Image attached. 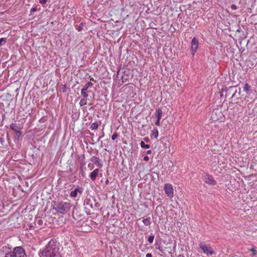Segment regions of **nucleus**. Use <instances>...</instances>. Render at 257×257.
<instances>
[{"mask_svg":"<svg viewBox=\"0 0 257 257\" xmlns=\"http://www.w3.org/2000/svg\"><path fill=\"white\" fill-rule=\"evenodd\" d=\"M40 257H61L59 251V243L50 240L46 248L39 253Z\"/></svg>","mask_w":257,"mask_h":257,"instance_id":"1","label":"nucleus"},{"mask_svg":"<svg viewBox=\"0 0 257 257\" xmlns=\"http://www.w3.org/2000/svg\"><path fill=\"white\" fill-rule=\"evenodd\" d=\"M53 208L58 212L64 214L68 212L71 208V204L66 202H53Z\"/></svg>","mask_w":257,"mask_h":257,"instance_id":"2","label":"nucleus"},{"mask_svg":"<svg viewBox=\"0 0 257 257\" xmlns=\"http://www.w3.org/2000/svg\"><path fill=\"white\" fill-rule=\"evenodd\" d=\"M5 257H27L26 251L22 246H17L12 251L7 252Z\"/></svg>","mask_w":257,"mask_h":257,"instance_id":"3","label":"nucleus"},{"mask_svg":"<svg viewBox=\"0 0 257 257\" xmlns=\"http://www.w3.org/2000/svg\"><path fill=\"white\" fill-rule=\"evenodd\" d=\"M223 118V115L221 112L220 109L217 108L214 109L211 113V119L213 121H216L218 120L222 121Z\"/></svg>","mask_w":257,"mask_h":257,"instance_id":"4","label":"nucleus"},{"mask_svg":"<svg viewBox=\"0 0 257 257\" xmlns=\"http://www.w3.org/2000/svg\"><path fill=\"white\" fill-rule=\"evenodd\" d=\"M199 247L203 251L204 253H206V254L208 255H212L214 254V251L212 249V248L207 246V245L200 243L199 244Z\"/></svg>","mask_w":257,"mask_h":257,"instance_id":"5","label":"nucleus"},{"mask_svg":"<svg viewBox=\"0 0 257 257\" xmlns=\"http://www.w3.org/2000/svg\"><path fill=\"white\" fill-rule=\"evenodd\" d=\"M191 53L193 56L194 55L198 47V40L196 37H194L191 41Z\"/></svg>","mask_w":257,"mask_h":257,"instance_id":"6","label":"nucleus"},{"mask_svg":"<svg viewBox=\"0 0 257 257\" xmlns=\"http://www.w3.org/2000/svg\"><path fill=\"white\" fill-rule=\"evenodd\" d=\"M92 85V82H88L84 85V88L82 89L81 94L84 97H88V94L86 91L88 90V88L91 87Z\"/></svg>","mask_w":257,"mask_h":257,"instance_id":"7","label":"nucleus"},{"mask_svg":"<svg viewBox=\"0 0 257 257\" xmlns=\"http://www.w3.org/2000/svg\"><path fill=\"white\" fill-rule=\"evenodd\" d=\"M204 181L206 183L211 185H214L216 183L213 177L209 175H206L204 176Z\"/></svg>","mask_w":257,"mask_h":257,"instance_id":"8","label":"nucleus"},{"mask_svg":"<svg viewBox=\"0 0 257 257\" xmlns=\"http://www.w3.org/2000/svg\"><path fill=\"white\" fill-rule=\"evenodd\" d=\"M164 190L165 193L168 195V196H172L173 195V189L172 185L169 184H167L164 186Z\"/></svg>","mask_w":257,"mask_h":257,"instance_id":"9","label":"nucleus"},{"mask_svg":"<svg viewBox=\"0 0 257 257\" xmlns=\"http://www.w3.org/2000/svg\"><path fill=\"white\" fill-rule=\"evenodd\" d=\"M82 191H83L82 188L79 187H77L74 190L70 192V196L72 197H76L77 196L78 193H79L80 194H81L82 193Z\"/></svg>","mask_w":257,"mask_h":257,"instance_id":"10","label":"nucleus"},{"mask_svg":"<svg viewBox=\"0 0 257 257\" xmlns=\"http://www.w3.org/2000/svg\"><path fill=\"white\" fill-rule=\"evenodd\" d=\"M99 171V170L98 169H96L90 173L89 177L92 181H94L96 179L98 175Z\"/></svg>","mask_w":257,"mask_h":257,"instance_id":"11","label":"nucleus"},{"mask_svg":"<svg viewBox=\"0 0 257 257\" xmlns=\"http://www.w3.org/2000/svg\"><path fill=\"white\" fill-rule=\"evenodd\" d=\"M10 128L15 132H16L20 129V126L16 123H13L11 124Z\"/></svg>","mask_w":257,"mask_h":257,"instance_id":"12","label":"nucleus"},{"mask_svg":"<svg viewBox=\"0 0 257 257\" xmlns=\"http://www.w3.org/2000/svg\"><path fill=\"white\" fill-rule=\"evenodd\" d=\"M162 111L161 108H158L156 109V115L157 119L160 120L162 117Z\"/></svg>","mask_w":257,"mask_h":257,"instance_id":"13","label":"nucleus"},{"mask_svg":"<svg viewBox=\"0 0 257 257\" xmlns=\"http://www.w3.org/2000/svg\"><path fill=\"white\" fill-rule=\"evenodd\" d=\"M250 90V86L247 83H246L244 84V86L243 87V91L246 92L247 93H249Z\"/></svg>","mask_w":257,"mask_h":257,"instance_id":"14","label":"nucleus"},{"mask_svg":"<svg viewBox=\"0 0 257 257\" xmlns=\"http://www.w3.org/2000/svg\"><path fill=\"white\" fill-rule=\"evenodd\" d=\"M143 222L144 224L146 226L150 225L151 224V218L150 217L144 219Z\"/></svg>","mask_w":257,"mask_h":257,"instance_id":"15","label":"nucleus"},{"mask_svg":"<svg viewBox=\"0 0 257 257\" xmlns=\"http://www.w3.org/2000/svg\"><path fill=\"white\" fill-rule=\"evenodd\" d=\"M87 97H84L83 98H82L80 102H79V104L81 106H83L85 104H86L87 103Z\"/></svg>","mask_w":257,"mask_h":257,"instance_id":"16","label":"nucleus"},{"mask_svg":"<svg viewBox=\"0 0 257 257\" xmlns=\"http://www.w3.org/2000/svg\"><path fill=\"white\" fill-rule=\"evenodd\" d=\"M158 131L157 128H154L152 133V136H154L155 138L157 139L158 137Z\"/></svg>","mask_w":257,"mask_h":257,"instance_id":"17","label":"nucleus"},{"mask_svg":"<svg viewBox=\"0 0 257 257\" xmlns=\"http://www.w3.org/2000/svg\"><path fill=\"white\" fill-rule=\"evenodd\" d=\"M84 26L83 23H80L79 25H76L75 28L78 31H81L83 29V27Z\"/></svg>","mask_w":257,"mask_h":257,"instance_id":"18","label":"nucleus"},{"mask_svg":"<svg viewBox=\"0 0 257 257\" xmlns=\"http://www.w3.org/2000/svg\"><path fill=\"white\" fill-rule=\"evenodd\" d=\"M140 145H141V147L142 148L149 149L150 148V145L145 144V143L143 141H142L141 142Z\"/></svg>","mask_w":257,"mask_h":257,"instance_id":"19","label":"nucleus"},{"mask_svg":"<svg viewBox=\"0 0 257 257\" xmlns=\"http://www.w3.org/2000/svg\"><path fill=\"white\" fill-rule=\"evenodd\" d=\"M98 123L96 122H93L92 123L90 126V128L92 130H96L98 128Z\"/></svg>","mask_w":257,"mask_h":257,"instance_id":"20","label":"nucleus"},{"mask_svg":"<svg viewBox=\"0 0 257 257\" xmlns=\"http://www.w3.org/2000/svg\"><path fill=\"white\" fill-rule=\"evenodd\" d=\"M154 239V235H150L149 236L148 238V241L150 243H152L153 242Z\"/></svg>","mask_w":257,"mask_h":257,"instance_id":"21","label":"nucleus"},{"mask_svg":"<svg viewBox=\"0 0 257 257\" xmlns=\"http://www.w3.org/2000/svg\"><path fill=\"white\" fill-rule=\"evenodd\" d=\"M118 137V135L116 133H115L111 137V139L112 140H115Z\"/></svg>","mask_w":257,"mask_h":257,"instance_id":"22","label":"nucleus"},{"mask_svg":"<svg viewBox=\"0 0 257 257\" xmlns=\"http://www.w3.org/2000/svg\"><path fill=\"white\" fill-rule=\"evenodd\" d=\"M156 248L157 249H159L161 251H162V247L160 246V244H158V243H156Z\"/></svg>","mask_w":257,"mask_h":257,"instance_id":"23","label":"nucleus"},{"mask_svg":"<svg viewBox=\"0 0 257 257\" xmlns=\"http://www.w3.org/2000/svg\"><path fill=\"white\" fill-rule=\"evenodd\" d=\"M37 10L36 7H35V8H32L31 11H30V13H31V15H33V13L35 12H36Z\"/></svg>","mask_w":257,"mask_h":257,"instance_id":"24","label":"nucleus"},{"mask_svg":"<svg viewBox=\"0 0 257 257\" xmlns=\"http://www.w3.org/2000/svg\"><path fill=\"white\" fill-rule=\"evenodd\" d=\"M3 42H6V39L4 38H2L0 39V46H2L3 45Z\"/></svg>","mask_w":257,"mask_h":257,"instance_id":"25","label":"nucleus"},{"mask_svg":"<svg viewBox=\"0 0 257 257\" xmlns=\"http://www.w3.org/2000/svg\"><path fill=\"white\" fill-rule=\"evenodd\" d=\"M250 250L252 252V255L254 256L256 254V251L254 248H251Z\"/></svg>","mask_w":257,"mask_h":257,"instance_id":"26","label":"nucleus"},{"mask_svg":"<svg viewBox=\"0 0 257 257\" xmlns=\"http://www.w3.org/2000/svg\"><path fill=\"white\" fill-rule=\"evenodd\" d=\"M4 142H5V139L3 137L0 138V143L2 145L4 146Z\"/></svg>","mask_w":257,"mask_h":257,"instance_id":"27","label":"nucleus"},{"mask_svg":"<svg viewBox=\"0 0 257 257\" xmlns=\"http://www.w3.org/2000/svg\"><path fill=\"white\" fill-rule=\"evenodd\" d=\"M231 7V9L233 10H236L237 9V7L236 5H234V4H232L230 6Z\"/></svg>","mask_w":257,"mask_h":257,"instance_id":"28","label":"nucleus"},{"mask_svg":"<svg viewBox=\"0 0 257 257\" xmlns=\"http://www.w3.org/2000/svg\"><path fill=\"white\" fill-rule=\"evenodd\" d=\"M43 222L41 219H39L37 221V224L39 225H42L43 224Z\"/></svg>","mask_w":257,"mask_h":257,"instance_id":"29","label":"nucleus"},{"mask_svg":"<svg viewBox=\"0 0 257 257\" xmlns=\"http://www.w3.org/2000/svg\"><path fill=\"white\" fill-rule=\"evenodd\" d=\"M15 133H16V135H17L18 137H19L21 136V132L20 131V130H18V131H17V132H15Z\"/></svg>","mask_w":257,"mask_h":257,"instance_id":"30","label":"nucleus"},{"mask_svg":"<svg viewBox=\"0 0 257 257\" xmlns=\"http://www.w3.org/2000/svg\"><path fill=\"white\" fill-rule=\"evenodd\" d=\"M149 157H148V156H145V157H144V161H145L147 162V161H149Z\"/></svg>","mask_w":257,"mask_h":257,"instance_id":"31","label":"nucleus"},{"mask_svg":"<svg viewBox=\"0 0 257 257\" xmlns=\"http://www.w3.org/2000/svg\"><path fill=\"white\" fill-rule=\"evenodd\" d=\"M40 3L41 4H44L46 3L47 0H39Z\"/></svg>","mask_w":257,"mask_h":257,"instance_id":"32","label":"nucleus"},{"mask_svg":"<svg viewBox=\"0 0 257 257\" xmlns=\"http://www.w3.org/2000/svg\"><path fill=\"white\" fill-rule=\"evenodd\" d=\"M160 120H159V119H157V121L155 122V124L156 125H160Z\"/></svg>","mask_w":257,"mask_h":257,"instance_id":"33","label":"nucleus"},{"mask_svg":"<svg viewBox=\"0 0 257 257\" xmlns=\"http://www.w3.org/2000/svg\"><path fill=\"white\" fill-rule=\"evenodd\" d=\"M7 249H10L9 248L7 247L6 246H3V251H4L5 250H6Z\"/></svg>","mask_w":257,"mask_h":257,"instance_id":"34","label":"nucleus"},{"mask_svg":"<svg viewBox=\"0 0 257 257\" xmlns=\"http://www.w3.org/2000/svg\"><path fill=\"white\" fill-rule=\"evenodd\" d=\"M146 257H152V255L151 253H148L147 254H146Z\"/></svg>","mask_w":257,"mask_h":257,"instance_id":"35","label":"nucleus"},{"mask_svg":"<svg viewBox=\"0 0 257 257\" xmlns=\"http://www.w3.org/2000/svg\"><path fill=\"white\" fill-rule=\"evenodd\" d=\"M103 136H104V133H103V135H102V136L101 137H99V138H98V139L97 141H99V140L101 139V138H102V137H103Z\"/></svg>","mask_w":257,"mask_h":257,"instance_id":"36","label":"nucleus"},{"mask_svg":"<svg viewBox=\"0 0 257 257\" xmlns=\"http://www.w3.org/2000/svg\"><path fill=\"white\" fill-rule=\"evenodd\" d=\"M151 153H152V151H151V150H148V151H147V154H148V155H149V154H151Z\"/></svg>","mask_w":257,"mask_h":257,"instance_id":"37","label":"nucleus"},{"mask_svg":"<svg viewBox=\"0 0 257 257\" xmlns=\"http://www.w3.org/2000/svg\"><path fill=\"white\" fill-rule=\"evenodd\" d=\"M236 92V90L234 92V93L232 94V96H231V98H233V97L235 96V93Z\"/></svg>","mask_w":257,"mask_h":257,"instance_id":"38","label":"nucleus"},{"mask_svg":"<svg viewBox=\"0 0 257 257\" xmlns=\"http://www.w3.org/2000/svg\"><path fill=\"white\" fill-rule=\"evenodd\" d=\"M90 80L92 81H95V80L94 79V78L93 77H91Z\"/></svg>","mask_w":257,"mask_h":257,"instance_id":"39","label":"nucleus"},{"mask_svg":"<svg viewBox=\"0 0 257 257\" xmlns=\"http://www.w3.org/2000/svg\"><path fill=\"white\" fill-rule=\"evenodd\" d=\"M144 140L146 142H148L149 141V139L148 138H145L144 139Z\"/></svg>","mask_w":257,"mask_h":257,"instance_id":"40","label":"nucleus"},{"mask_svg":"<svg viewBox=\"0 0 257 257\" xmlns=\"http://www.w3.org/2000/svg\"><path fill=\"white\" fill-rule=\"evenodd\" d=\"M90 135L92 137H93L94 136V134L93 133H90Z\"/></svg>","mask_w":257,"mask_h":257,"instance_id":"41","label":"nucleus"},{"mask_svg":"<svg viewBox=\"0 0 257 257\" xmlns=\"http://www.w3.org/2000/svg\"><path fill=\"white\" fill-rule=\"evenodd\" d=\"M232 88H233V86L230 87L229 88L228 90H230V89H231Z\"/></svg>","mask_w":257,"mask_h":257,"instance_id":"42","label":"nucleus"},{"mask_svg":"<svg viewBox=\"0 0 257 257\" xmlns=\"http://www.w3.org/2000/svg\"><path fill=\"white\" fill-rule=\"evenodd\" d=\"M108 182V180H107L105 181V183H106V184H107Z\"/></svg>","mask_w":257,"mask_h":257,"instance_id":"43","label":"nucleus"},{"mask_svg":"<svg viewBox=\"0 0 257 257\" xmlns=\"http://www.w3.org/2000/svg\"><path fill=\"white\" fill-rule=\"evenodd\" d=\"M220 96H222V93H220Z\"/></svg>","mask_w":257,"mask_h":257,"instance_id":"44","label":"nucleus"}]
</instances>
